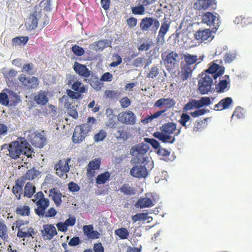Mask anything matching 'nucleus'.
<instances>
[{"instance_id": "nucleus-1", "label": "nucleus", "mask_w": 252, "mask_h": 252, "mask_svg": "<svg viewBox=\"0 0 252 252\" xmlns=\"http://www.w3.org/2000/svg\"><path fill=\"white\" fill-rule=\"evenodd\" d=\"M8 147L9 154L10 158L16 159L20 158V155L23 154L28 158H32L33 150L32 149L30 145L24 138H21L18 141H14L11 143Z\"/></svg>"}, {"instance_id": "nucleus-2", "label": "nucleus", "mask_w": 252, "mask_h": 252, "mask_svg": "<svg viewBox=\"0 0 252 252\" xmlns=\"http://www.w3.org/2000/svg\"><path fill=\"white\" fill-rule=\"evenodd\" d=\"M160 129L161 131L155 132L153 136L164 143H173L175 140V136H178L181 132V128L177 129L174 123H165Z\"/></svg>"}, {"instance_id": "nucleus-3", "label": "nucleus", "mask_w": 252, "mask_h": 252, "mask_svg": "<svg viewBox=\"0 0 252 252\" xmlns=\"http://www.w3.org/2000/svg\"><path fill=\"white\" fill-rule=\"evenodd\" d=\"M95 121V119L94 117H90L88 118L87 123L76 126L72 136L73 142L76 143L83 141L87 133L91 130L92 126L90 125V123L94 124Z\"/></svg>"}, {"instance_id": "nucleus-4", "label": "nucleus", "mask_w": 252, "mask_h": 252, "mask_svg": "<svg viewBox=\"0 0 252 252\" xmlns=\"http://www.w3.org/2000/svg\"><path fill=\"white\" fill-rule=\"evenodd\" d=\"M16 228L18 229L17 236L20 238H35L37 235V231L31 226L28 222H25L22 220H18L14 223Z\"/></svg>"}, {"instance_id": "nucleus-5", "label": "nucleus", "mask_w": 252, "mask_h": 252, "mask_svg": "<svg viewBox=\"0 0 252 252\" xmlns=\"http://www.w3.org/2000/svg\"><path fill=\"white\" fill-rule=\"evenodd\" d=\"M161 57L167 70L169 72L173 71L178 65L179 56L174 51H165L161 54Z\"/></svg>"}, {"instance_id": "nucleus-6", "label": "nucleus", "mask_w": 252, "mask_h": 252, "mask_svg": "<svg viewBox=\"0 0 252 252\" xmlns=\"http://www.w3.org/2000/svg\"><path fill=\"white\" fill-rule=\"evenodd\" d=\"M34 197L33 202L37 206V208L35 209V213L38 216L43 217L44 211L49 206V200L45 197L44 194L41 191L37 192Z\"/></svg>"}, {"instance_id": "nucleus-7", "label": "nucleus", "mask_w": 252, "mask_h": 252, "mask_svg": "<svg viewBox=\"0 0 252 252\" xmlns=\"http://www.w3.org/2000/svg\"><path fill=\"white\" fill-rule=\"evenodd\" d=\"M148 150V146L143 143L133 146L130 150V154L133 157L132 160H134V162L139 163L144 162L145 160L144 156Z\"/></svg>"}, {"instance_id": "nucleus-8", "label": "nucleus", "mask_w": 252, "mask_h": 252, "mask_svg": "<svg viewBox=\"0 0 252 252\" xmlns=\"http://www.w3.org/2000/svg\"><path fill=\"white\" fill-rule=\"evenodd\" d=\"M221 63V61L218 60L209 63L208 68L205 70L206 74L210 75L216 80L218 77L221 76L224 73V67L220 65Z\"/></svg>"}, {"instance_id": "nucleus-9", "label": "nucleus", "mask_w": 252, "mask_h": 252, "mask_svg": "<svg viewBox=\"0 0 252 252\" xmlns=\"http://www.w3.org/2000/svg\"><path fill=\"white\" fill-rule=\"evenodd\" d=\"M18 79L23 88L28 90L36 89L39 84V80L37 77H26L24 74L19 75Z\"/></svg>"}, {"instance_id": "nucleus-10", "label": "nucleus", "mask_w": 252, "mask_h": 252, "mask_svg": "<svg viewBox=\"0 0 252 252\" xmlns=\"http://www.w3.org/2000/svg\"><path fill=\"white\" fill-rule=\"evenodd\" d=\"M213 83V78L205 74L198 81V87L200 93L202 94H207L211 91Z\"/></svg>"}, {"instance_id": "nucleus-11", "label": "nucleus", "mask_w": 252, "mask_h": 252, "mask_svg": "<svg viewBox=\"0 0 252 252\" xmlns=\"http://www.w3.org/2000/svg\"><path fill=\"white\" fill-rule=\"evenodd\" d=\"M27 140L35 147L41 148L44 145L46 138L39 133L30 131L28 132Z\"/></svg>"}, {"instance_id": "nucleus-12", "label": "nucleus", "mask_w": 252, "mask_h": 252, "mask_svg": "<svg viewBox=\"0 0 252 252\" xmlns=\"http://www.w3.org/2000/svg\"><path fill=\"white\" fill-rule=\"evenodd\" d=\"M70 160V158L61 159L55 164L54 169L56 170V174L58 176L63 177L65 176V178H67L66 173L69 171L70 168L68 164Z\"/></svg>"}, {"instance_id": "nucleus-13", "label": "nucleus", "mask_w": 252, "mask_h": 252, "mask_svg": "<svg viewBox=\"0 0 252 252\" xmlns=\"http://www.w3.org/2000/svg\"><path fill=\"white\" fill-rule=\"evenodd\" d=\"M117 119L120 123L127 125H133L136 121V116L130 110L120 112L118 115Z\"/></svg>"}, {"instance_id": "nucleus-14", "label": "nucleus", "mask_w": 252, "mask_h": 252, "mask_svg": "<svg viewBox=\"0 0 252 252\" xmlns=\"http://www.w3.org/2000/svg\"><path fill=\"white\" fill-rule=\"evenodd\" d=\"M101 160L95 158L90 161L87 167V174L89 177H93L95 175V170L100 168Z\"/></svg>"}, {"instance_id": "nucleus-15", "label": "nucleus", "mask_w": 252, "mask_h": 252, "mask_svg": "<svg viewBox=\"0 0 252 252\" xmlns=\"http://www.w3.org/2000/svg\"><path fill=\"white\" fill-rule=\"evenodd\" d=\"M73 69L77 74L83 78H87L90 76L91 71L85 65L75 62Z\"/></svg>"}, {"instance_id": "nucleus-16", "label": "nucleus", "mask_w": 252, "mask_h": 252, "mask_svg": "<svg viewBox=\"0 0 252 252\" xmlns=\"http://www.w3.org/2000/svg\"><path fill=\"white\" fill-rule=\"evenodd\" d=\"M130 175L136 178H145L148 175V171L144 166L135 165L130 171Z\"/></svg>"}, {"instance_id": "nucleus-17", "label": "nucleus", "mask_w": 252, "mask_h": 252, "mask_svg": "<svg viewBox=\"0 0 252 252\" xmlns=\"http://www.w3.org/2000/svg\"><path fill=\"white\" fill-rule=\"evenodd\" d=\"M212 35V31L209 29L199 30L195 32L194 37L195 39L202 42L207 40H209V39L211 40Z\"/></svg>"}, {"instance_id": "nucleus-18", "label": "nucleus", "mask_w": 252, "mask_h": 252, "mask_svg": "<svg viewBox=\"0 0 252 252\" xmlns=\"http://www.w3.org/2000/svg\"><path fill=\"white\" fill-rule=\"evenodd\" d=\"M194 69V66H190L182 63L181 66V71L179 72V75L181 79L183 81L187 80L189 77H191L192 71Z\"/></svg>"}, {"instance_id": "nucleus-19", "label": "nucleus", "mask_w": 252, "mask_h": 252, "mask_svg": "<svg viewBox=\"0 0 252 252\" xmlns=\"http://www.w3.org/2000/svg\"><path fill=\"white\" fill-rule=\"evenodd\" d=\"M40 173L38 170L33 167L27 170L24 175L18 179H20L21 184H25L27 180H32L35 179L39 175Z\"/></svg>"}, {"instance_id": "nucleus-20", "label": "nucleus", "mask_w": 252, "mask_h": 252, "mask_svg": "<svg viewBox=\"0 0 252 252\" xmlns=\"http://www.w3.org/2000/svg\"><path fill=\"white\" fill-rule=\"evenodd\" d=\"M39 15L35 11L30 15L26 23V26L29 30H33L37 27Z\"/></svg>"}, {"instance_id": "nucleus-21", "label": "nucleus", "mask_w": 252, "mask_h": 252, "mask_svg": "<svg viewBox=\"0 0 252 252\" xmlns=\"http://www.w3.org/2000/svg\"><path fill=\"white\" fill-rule=\"evenodd\" d=\"M43 237H46L45 239L51 240L54 236L57 234L56 227L52 224L44 225V230L42 231Z\"/></svg>"}, {"instance_id": "nucleus-22", "label": "nucleus", "mask_w": 252, "mask_h": 252, "mask_svg": "<svg viewBox=\"0 0 252 252\" xmlns=\"http://www.w3.org/2000/svg\"><path fill=\"white\" fill-rule=\"evenodd\" d=\"M233 103V100L231 97H227L220 100L218 103L214 106V110L217 111H221L224 109H228Z\"/></svg>"}, {"instance_id": "nucleus-23", "label": "nucleus", "mask_w": 252, "mask_h": 252, "mask_svg": "<svg viewBox=\"0 0 252 252\" xmlns=\"http://www.w3.org/2000/svg\"><path fill=\"white\" fill-rule=\"evenodd\" d=\"M49 196L51 197L56 205L59 206L62 202V194L57 188H52L49 189Z\"/></svg>"}, {"instance_id": "nucleus-24", "label": "nucleus", "mask_w": 252, "mask_h": 252, "mask_svg": "<svg viewBox=\"0 0 252 252\" xmlns=\"http://www.w3.org/2000/svg\"><path fill=\"white\" fill-rule=\"evenodd\" d=\"M111 41L103 39L94 42L91 44V48L95 51H102L104 48L111 46Z\"/></svg>"}, {"instance_id": "nucleus-25", "label": "nucleus", "mask_w": 252, "mask_h": 252, "mask_svg": "<svg viewBox=\"0 0 252 252\" xmlns=\"http://www.w3.org/2000/svg\"><path fill=\"white\" fill-rule=\"evenodd\" d=\"M213 5V0H197L193 4V8L197 10H206Z\"/></svg>"}, {"instance_id": "nucleus-26", "label": "nucleus", "mask_w": 252, "mask_h": 252, "mask_svg": "<svg viewBox=\"0 0 252 252\" xmlns=\"http://www.w3.org/2000/svg\"><path fill=\"white\" fill-rule=\"evenodd\" d=\"M170 25V22L164 18L161 23V26L157 36V40L158 41H159L160 39L162 40H164V36L169 30Z\"/></svg>"}, {"instance_id": "nucleus-27", "label": "nucleus", "mask_w": 252, "mask_h": 252, "mask_svg": "<svg viewBox=\"0 0 252 252\" xmlns=\"http://www.w3.org/2000/svg\"><path fill=\"white\" fill-rule=\"evenodd\" d=\"M154 205V201L148 197L140 198L135 205L136 208H140V209L151 207Z\"/></svg>"}, {"instance_id": "nucleus-28", "label": "nucleus", "mask_w": 252, "mask_h": 252, "mask_svg": "<svg viewBox=\"0 0 252 252\" xmlns=\"http://www.w3.org/2000/svg\"><path fill=\"white\" fill-rule=\"evenodd\" d=\"M216 16L212 12H207L202 15V22L209 26H214Z\"/></svg>"}, {"instance_id": "nucleus-29", "label": "nucleus", "mask_w": 252, "mask_h": 252, "mask_svg": "<svg viewBox=\"0 0 252 252\" xmlns=\"http://www.w3.org/2000/svg\"><path fill=\"white\" fill-rule=\"evenodd\" d=\"M34 99L36 103L39 105H45L48 101L47 93L44 91H40L34 96Z\"/></svg>"}, {"instance_id": "nucleus-30", "label": "nucleus", "mask_w": 252, "mask_h": 252, "mask_svg": "<svg viewBox=\"0 0 252 252\" xmlns=\"http://www.w3.org/2000/svg\"><path fill=\"white\" fill-rule=\"evenodd\" d=\"M185 65H188L190 66H194L193 64H195L198 61V57L196 55H192L190 54H183Z\"/></svg>"}, {"instance_id": "nucleus-31", "label": "nucleus", "mask_w": 252, "mask_h": 252, "mask_svg": "<svg viewBox=\"0 0 252 252\" xmlns=\"http://www.w3.org/2000/svg\"><path fill=\"white\" fill-rule=\"evenodd\" d=\"M110 176L111 174L108 171H105L104 173H100L97 175L95 179L96 183L97 185L104 184L109 181Z\"/></svg>"}, {"instance_id": "nucleus-32", "label": "nucleus", "mask_w": 252, "mask_h": 252, "mask_svg": "<svg viewBox=\"0 0 252 252\" xmlns=\"http://www.w3.org/2000/svg\"><path fill=\"white\" fill-rule=\"evenodd\" d=\"M153 18L145 17L141 21L140 28L142 31H147L153 25Z\"/></svg>"}, {"instance_id": "nucleus-33", "label": "nucleus", "mask_w": 252, "mask_h": 252, "mask_svg": "<svg viewBox=\"0 0 252 252\" xmlns=\"http://www.w3.org/2000/svg\"><path fill=\"white\" fill-rule=\"evenodd\" d=\"M24 184H21L20 179H18L16 180V184L12 188V192L16 196L17 199L21 198V195L22 190V187Z\"/></svg>"}, {"instance_id": "nucleus-34", "label": "nucleus", "mask_w": 252, "mask_h": 252, "mask_svg": "<svg viewBox=\"0 0 252 252\" xmlns=\"http://www.w3.org/2000/svg\"><path fill=\"white\" fill-rule=\"evenodd\" d=\"M228 85L229 82L227 80H220L219 83L216 85V92L218 93H221L227 91L229 88Z\"/></svg>"}, {"instance_id": "nucleus-35", "label": "nucleus", "mask_w": 252, "mask_h": 252, "mask_svg": "<svg viewBox=\"0 0 252 252\" xmlns=\"http://www.w3.org/2000/svg\"><path fill=\"white\" fill-rule=\"evenodd\" d=\"M30 210L28 205H21L17 207L15 213L19 216H29L30 215Z\"/></svg>"}, {"instance_id": "nucleus-36", "label": "nucleus", "mask_w": 252, "mask_h": 252, "mask_svg": "<svg viewBox=\"0 0 252 252\" xmlns=\"http://www.w3.org/2000/svg\"><path fill=\"white\" fill-rule=\"evenodd\" d=\"M35 192V187L31 183L28 182L24 188V196L31 198Z\"/></svg>"}, {"instance_id": "nucleus-37", "label": "nucleus", "mask_w": 252, "mask_h": 252, "mask_svg": "<svg viewBox=\"0 0 252 252\" xmlns=\"http://www.w3.org/2000/svg\"><path fill=\"white\" fill-rule=\"evenodd\" d=\"M0 237L4 241H7L9 238L7 227L3 221H0Z\"/></svg>"}, {"instance_id": "nucleus-38", "label": "nucleus", "mask_w": 252, "mask_h": 252, "mask_svg": "<svg viewBox=\"0 0 252 252\" xmlns=\"http://www.w3.org/2000/svg\"><path fill=\"white\" fill-rule=\"evenodd\" d=\"M208 118H205L203 120L196 121L194 124L193 130L195 132L201 131L206 126L207 124L206 122L207 121Z\"/></svg>"}, {"instance_id": "nucleus-39", "label": "nucleus", "mask_w": 252, "mask_h": 252, "mask_svg": "<svg viewBox=\"0 0 252 252\" xmlns=\"http://www.w3.org/2000/svg\"><path fill=\"white\" fill-rule=\"evenodd\" d=\"M29 40V37L28 36H17L13 38L12 40V44L14 45H25L27 44Z\"/></svg>"}, {"instance_id": "nucleus-40", "label": "nucleus", "mask_w": 252, "mask_h": 252, "mask_svg": "<svg viewBox=\"0 0 252 252\" xmlns=\"http://www.w3.org/2000/svg\"><path fill=\"white\" fill-rule=\"evenodd\" d=\"M160 69L158 65H155L152 66L147 73V77L154 79L157 77L159 74Z\"/></svg>"}, {"instance_id": "nucleus-41", "label": "nucleus", "mask_w": 252, "mask_h": 252, "mask_svg": "<svg viewBox=\"0 0 252 252\" xmlns=\"http://www.w3.org/2000/svg\"><path fill=\"white\" fill-rule=\"evenodd\" d=\"M120 190L126 195H133L135 193V189L126 184L123 185Z\"/></svg>"}, {"instance_id": "nucleus-42", "label": "nucleus", "mask_w": 252, "mask_h": 252, "mask_svg": "<svg viewBox=\"0 0 252 252\" xmlns=\"http://www.w3.org/2000/svg\"><path fill=\"white\" fill-rule=\"evenodd\" d=\"M82 84L81 82L77 80L73 83L71 88L74 91L78 92L80 93H85L87 91V89L84 85L82 86Z\"/></svg>"}, {"instance_id": "nucleus-43", "label": "nucleus", "mask_w": 252, "mask_h": 252, "mask_svg": "<svg viewBox=\"0 0 252 252\" xmlns=\"http://www.w3.org/2000/svg\"><path fill=\"white\" fill-rule=\"evenodd\" d=\"M115 234L121 239H126L129 236L128 230L124 227L120 228L115 231Z\"/></svg>"}, {"instance_id": "nucleus-44", "label": "nucleus", "mask_w": 252, "mask_h": 252, "mask_svg": "<svg viewBox=\"0 0 252 252\" xmlns=\"http://www.w3.org/2000/svg\"><path fill=\"white\" fill-rule=\"evenodd\" d=\"M22 71L30 75H33L35 72V70L34 69V65L32 63L25 64L23 66Z\"/></svg>"}, {"instance_id": "nucleus-45", "label": "nucleus", "mask_w": 252, "mask_h": 252, "mask_svg": "<svg viewBox=\"0 0 252 252\" xmlns=\"http://www.w3.org/2000/svg\"><path fill=\"white\" fill-rule=\"evenodd\" d=\"M190 120V117L186 113H183L180 117V119L179 121L180 124L185 128H187L189 126V124L187 125V123Z\"/></svg>"}, {"instance_id": "nucleus-46", "label": "nucleus", "mask_w": 252, "mask_h": 252, "mask_svg": "<svg viewBox=\"0 0 252 252\" xmlns=\"http://www.w3.org/2000/svg\"><path fill=\"white\" fill-rule=\"evenodd\" d=\"M145 10V7L142 4L131 8L132 13L134 15H143L144 13Z\"/></svg>"}, {"instance_id": "nucleus-47", "label": "nucleus", "mask_w": 252, "mask_h": 252, "mask_svg": "<svg viewBox=\"0 0 252 252\" xmlns=\"http://www.w3.org/2000/svg\"><path fill=\"white\" fill-rule=\"evenodd\" d=\"M244 117V110L240 107L236 108L232 116V119L236 118L238 119H242Z\"/></svg>"}, {"instance_id": "nucleus-48", "label": "nucleus", "mask_w": 252, "mask_h": 252, "mask_svg": "<svg viewBox=\"0 0 252 252\" xmlns=\"http://www.w3.org/2000/svg\"><path fill=\"white\" fill-rule=\"evenodd\" d=\"M88 83L90 84V85L93 87L94 89L96 90H99L101 87V85L100 82L98 80V78L96 77H94L93 78V76L92 78L88 81Z\"/></svg>"}, {"instance_id": "nucleus-49", "label": "nucleus", "mask_w": 252, "mask_h": 252, "mask_svg": "<svg viewBox=\"0 0 252 252\" xmlns=\"http://www.w3.org/2000/svg\"><path fill=\"white\" fill-rule=\"evenodd\" d=\"M72 52L77 56H82L85 54L84 49L78 45H74L71 47Z\"/></svg>"}, {"instance_id": "nucleus-50", "label": "nucleus", "mask_w": 252, "mask_h": 252, "mask_svg": "<svg viewBox=\"0 0 252 252\" xmlns=\"http://www.w3.org/2000/svg\"><path fill=\"white\" fill-rule=\"evenodd\" d=\"M9 97L7 94L4 92L0 93V103L3 106H8L9 105Z\"/></svg>"}, {"instance_id": "nucleus-51", "label": "nucleus", "mask_w": 252, "mask_h": 252, "mask_svg": "<svg viewBox=\"0 0 252 252\" xmlns=\"http://www.w3.org/2000/svg\"><path fill=\"white\" fill-rule=\"evenodd\" d=\"M209 110L208 109H199L193 112H191L190 113V115L193 118H196L207 113L208 112H209Z\"/></svg>"}, {"instance_id": "nucleus-52", "label": "nucleus", "mask_w": 252, "mask_h": 252, "mask_svg": "<svg viewBox=\"0 0 252 252\" xmlns=\"http://www.w3.org/2000/svg\"><path fill=\"white\" fill-rule=\"evenodd\" d=\"M106 132L104 130L101 129L98 133L94 136V139L96 142L102 141L106 136Z\"/></svg>"}, {"instance_id": "nucleus-53", "label": "nucleus", "mask_w": 252, "mask_h": 252, "mask_svg": "<svg viewBox=\"0 0 252 252\" xmlns=\"http://www.w3.org/2000/svg\"><path fill=\"white\" fill-rule=\"evenodd\" d=\"M170 152L163 148H158V154L159 156L163 157V159L164 160L168 161L169 160H170L167 158V157H168L170 155Z\"/></svg>"}, {"instance_id": "nucleus-54", "label": "nucleus", "mask_w": 252, "mask_h": 252, "mask_svg": "<svg viewBox=\"0 0 252 252\" xmlns=\"http://www.w3.org/2000/svg\"><path fill=\"white\" fill-rule=\"evenodd\" d=\"M17 71L14 69H10L8 71L4 73L5 79H10L16 76Z\"/></svg>"}, {"instance_id": "nucleus-55", "label": "nucleus", "mask_w": 252, "mask_h": 252, "mask_svg": "<svg viewBox=\"0 0 252 252\" xmlns=\"http://www.w3.org/2000/svg\"><path fill=\"white\" fill-rule=\"evenodd\" d=\"M118 133H119V135L117 137L118 139H123V140H126L128 139V133L126 130L120 128Z\"/></svg>"}, {"instance_id": "nucleus-56", "label": "nucleus", "mask_w": 252, "mask_h": 252, "mask_svg": "<svg viewBox=\"0 0 252 252\" xmlns=\"http://www.w3.org/2000/svg\"><path fill=\"white\" fill-rule=\"evenodd\" d=\"M152 45V41H149L141 44L140 46L138 47V49L140 51H147L150 48Z\"/></svg>"}, {"instance_id": "nucleus-57", "label": "nucleus", "mask_w": 252, "mask_h": 252, "mask_svg": "<svg viewBox=\"0 0 252 252\" xmlns=\"http://www.w3.org/2000/svg\"><path fill=\"white\" fill-rule=\"evenodd\" d=\"M120 103L122 108H126L130 106L131 101L127 97H125L120 100Z\"/></svg>"}, {"instance_id": "nucleus-58", "label": "nucleus", "mask_w": 252, "mask_h": 252, "mask_svg": "<svg viewBox=\"0 0 252 252\" xmlns=\"http://www.w3.org/2000/svg\"><path fill=\"white\" fill-rule=\"evenodd\" d=\"M94 229L93 225H87L83 226V231L85 235L89 238Z\"/></svg>"}, {"instance_id": "nucleus-59", "label": "nucleus", "mask_w": 252, "mask_h": 252, "mask_svg": "<svg viewBox=\"0 0 252 252\" xmlns=\"http://www.w3.org/2000/svg\"><path fill=\"white\" fill-rule=\"evenodd\" d=\"M114 57L116 59V61L113 62L110 64V67H116L120 64L122 62V59L120 55L118 54H114Z\"/></svg>"}, {"instance_id": "nucleus-60", "label": "nucleus", "mask_w": 252, "mask_h": 252, "mask_svg": "<svg viewBox=\"0 0 252 252\" xmlns=\"http://www.w3.org/2000/svg\"><path fill=\"white\" fill-rule=\"evenodd\" d=\"M104 95L106 98H109L110 99L116 98L118 96L117 93L112 90L106 91L104 93Z\"/></svg>"}, {"instance_id": "nucleus-61", "label": "nucleus", "mask_w": 252, "mask_h": 252, "mask_svg": "<svg viewBox=\"0 0 252 252\" xmlns=\"http://www.w3.org/2000/svg\"><path fill=\"white\" fill-rule=\"evenodd\" d=\"M56 214L57 211L54 208L52 207L50 208L47 212H45V211H44V214L43 215V217H53L55 216Z\"/></svg>"}, {"instance_id": "nucleus-62", "label": "nucleus", "mask_w": 252, "mask_h": 252, "mask_svg": "<svg viewBox=\"0 0 252 252\" xmlns=\"http://www.w3.org/2000/svg\"><path fill=\"white\" fill-rule=\"evenodd\" d=\"M68 188L69 190L72 192L78 191L80 189V187L77 184L72 182L68 184Z\"/></svg>"}, {"instance_id": "nucleus-63", "label": "nucleus", "mask_w": 252, "mask_h": 252, "mask_svg": "<svg viewBox=\"0 0 252 252\" xmlns=\"http://www.w3.org/2000/svg\"><path fill=\"white\" fill-rule=\"evenodd\" d=\"M195 109L193 99L189 100V101L183 107L184 111L187 112Z\"/></svg>"}, {"instance_id": "nucleus-64", "label": "nucleus", "mask_w": 252, "mask_h": 252, "mask_svg": "<svg viewBox=\"0 0 252 252\" xmlns=\"http://www.w3.org/2000/svg\"><path fill=\"white\" fill-rule=\"evenodd\" d=\"M93 250L94 252H104V249L101 243H95L94 245Z\"/></svg>"}]
</instances>
